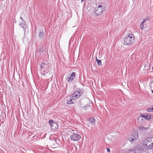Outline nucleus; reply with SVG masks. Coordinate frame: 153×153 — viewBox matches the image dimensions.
I'll return each mask as SVG.
<instances>
[{"label": "nucleus", "mask_w": 153, "mask_h": 153, "mask_svg": "<svg viewBox=\"0 0 153 153\" xmlns=\"http://www.w3.org/2000/svg\"><path fill=\"white\" fill-rule=\"evenodd\" d=\"M105 5L103 3H99L98 6L94 8L93 11V14L97 16L101 15L102 12L105 10Z\"/></svg>", "instance_id": "f257e3e1"}, {"label": "nucleus", "mask_w": 153, "mask_h": 153, "mask_svg": "<svg viewBox=\"0 0 153 153\" xmlns=\"http://www.w3.org/2000/svg\"><path fill=\"white\" fill-rule=\"evenodd\" d=\"M135 41L134 35L132 34H130L124 39V44L126 45H131Z\"/></svg>", "instance_id": "f03ea898"}, {"label": "nucleus", "mask_w": 153, "mask_h": 153, "mask_svg": "<svg viewBox=\"0 0 153 153\" xmlns=\"http://www.w3.org/2000/svg\"><path fill=\"white\" fill-rule=\"evenodd\" d=\"M143 144L149 149L153 147V137H149L146 139L144 141Z\"/></svg>", "instance_id": "7ed1b4c3"}, {"label": "nucleus", "mask_w": 153, "mask_h": 153, "mask_svg": "<svg viewBox=\"0 0 153 153\" xmlns=\"http://www.w3.org/2000/svg\"><path fill=\"white\" fill-rule=\"evenodd\" d=\"M82 93L83 91L82 90L78 89L73 94L72 97L74 100H75L79 97L82 94Z\"/></svg>", "instance_id": "20e7f679"}, {"label": "nucleus", "mask_w": 153, "mask_h": 153, "mask_svg": "<svg viewBox=\"0 0 153 153\" xmlns=\"http://www.w3.org/2000/svg\"><path fill=\"white\" fill-rule=\"evenodd\" d=\"M72 131L73 134H72V135L70 136V138L74 141H77L81 138V136L78 134L74 132V131Z\"/></svg>", "instance_id": "39448f33"}, {"label": "nucleus", "mask_w": 153, "mask_h": 153, "mask_svg": "<svg viewBox=\"0 0 153 153\" xmlns=\"http://www.w3.org/2000/svg\"><path fill=\"white\" fill-rule=\"evenodd\" d=\"M49 125L51 128L53 130H56L58 128V126L56 123L54 122L52 120H51L49 122Z\"/></svg>", "instance_id": "423d86ee"}, {"label": "nucleus", "mask_w": 153, "mask_h": 153, "mask_svg": "<svg viewBox=\"0 0 153 153\" xmlns=\"http://www.w3.org/2000/svg\"><path fill=\"white\" fill-rule=\"evenodd\" d=\"M138 133L137 132H135L133 134V135H131V137L129 138V140L131 142L136 140L138 138Z\"/></svg>", "instance_id": "0eeeda50"}, {"label": "nucleus", "mask_w": 153, "mask_h": 153, "mask_svg": "<svg viewBox=\"0 0 153 153\" xmlns=\"http://www.w3.org/2000/svg\"><path fill=\"white\" fill-rule=\"evenodd\" d=\"M141 117H139L138 119L140 120V118L141 119L142 117L144 118L147 120H149L151 119V116L149 114L145 115H141Z\"/></svg>", "instance_id": "6e6552de"}, {"label": "nucleus", "mask_w": 153, "mask_h": 153, "mask_svg": "<svg viewBox=\"0 0 153 153\" xmlns=\"http://www.w3.org/2000/svg\"><path fill=\"white\" fill-rule=\"evenodd\" d=\"M47 63L46 62H43L40 65V68L41 69L47 67Z\"/></svg>", "instance_id": "1a4fd4ad"}, {"label": "nucleus", "mask_w": 153, "mask_h": 153, "mask_svg": "<svg viewBox=\"0 0 153 153\" xmlns=\"http://www.w3.org/2000/svg\"><path fill=\"white\" fill-rule=\"evenodd\" d=\"M19 25L22 27L23 28H25L26 27V24L25 22L24 21H22L19 23Z\"/></svg>", "instance_id": "9d476101"}, {"label": "nucleus", "mask_w": 153, "mask_h": 153, "mask_svg": "<svg viewBox=\"0 0 153 153\" xmlns=\"http://www.w3.org/2000/svg\"><path fill=\"white\" fill-rule=\"evenodd\" d=\"M147 128H145L143 126H140L139 127V130L141 131H146Z\"/></svg>", "instance_id": "9b49d317"}, {"label": "nucleus", "mask_w": 153, "mask_h": 153, "mask_svg": "<svg viewBox=\"0 0 153 153\" xmlns=\"http://www.w3.org/2000/svg\"><path fill=\"white\" fill-rule=\"evenodd\" d=\"M37 51L38 52H44V50L43 47L40 46L39 48L37 49Z\"/></svg>", "instance_id": "f8f14e48"}, {"label": "nucleus", "mask_w": 153, "mask_h": 153, "mask_svg": "<svg viewBox=\"0 0 153 153\" xmlns=\"http://www.w3.org/2000/svg\"><path fill=\"white\" fill-rule=\"evenodd\" d=\"M39 36L41 39L44 38V33L42 31H40V32L39 33Z\"/></svg>", "instance_id": "ddd939ff"}, {"label": "nucleus", "mask_w": 153, "mask_h": 153, "mask_svg": "<svg viewBox=\"0 0 153 153\" xmlns=\"http://www.w3.org/2000/svg\"><path fill=\"white\" fill-rule=\"evenodd\" d=\"M70 100H68L67 102V103L68 104H73L74 103L73 102V101L72 100H73V99H72V97H71L70 98Z\"/></svg>", "instance_id": "4468645a"}, {"label": "nucleus", "mask_w": 153, "mask_h": 153, "mask_svg": "<svg viewBox=\"0 0 153 153\" xmlns=\"http://www.w3.org/2000/svg\"><path fill=\"white\" fill-rule=\"evenodd\" d=\"M75 75L76 73L74 72L71 73V74L70 75H69L68 76L74 79L75 77Z\"/></svg>", "instance_id": "2eb2a0df"}, {"label": "nucleus", "mask_w": 153, "mask_h": 153, "mask_svg": "<svg viewBox=\"0 0 153 153\" xmlns=\"http://www.w3.org/2000/svg\"><path fill=\"white\" fill-rule=\"evenodd\" d=\"M96 60L99 66H100L101 65V62L100 60L98 59L97 57H96Z\"/></svg>", "instance_id": "dca6fc26"}, {"label": "nucleus", "mask_w": 153, "mask_h": 153, "mask_svg": "<svg viewBox=\"0 0 153 153\" xmlns=\"http://www.w3.org/2000/svg\"><path fill=\"white\" fill-rule=\"evenodd\" d=\"M146 111L148 112H153V107L148 108Z\"/></svg>", "instance_id": "f3484780"}, {"label": "nucleus", "mask_w": 153, "mask_h": 153, "mask_svg": "<svg viewBox=\"0 0 153 153\" xmlns=\"http://www.w3.org/2000/svg\"><path fill=\"white\" fill-rule=\"evenodd\" d=\"M74 79H73L70 77L69 76L66 78V80L68 82H71Z\"/></svg>", "instance_id": "a211bd4d"}, {"label": "nucleus", "mask_w": 153, "mask_h": 153, "mask_svg": "<svg viewBox=\"0 0 153 153\" xmlns=\"http://www.w3.org/2000/svg\"><path fill=\"white\" fill-rule=\"evenodd\" d=\"M89 120L91 122V124H94V119L93 117L90 118Z\"/></svg>", "instance_id": "6ab92c4d"}, {"label": "nucleus", "mask_w": 153, "mask_h": 153, "mask_svg": "<svg viewBox=\"0 0 153 153\" xmlns=\"http://www.w3.org/2000/svg\"><path fill=\"white\" fill-rule=\"evenodd\" d=\"M140 28L141 30H142L144 28V24L142 22L140 24Z\"/></svg>", "instance_id": "aec40b11"}, {"label": "nucleus", "mask_w": 153, "mask_h": 153, "mask_svg": "<svg viewBox=\"0 0 153 153\" xmlns=\"http://www.w3.org/2000/svg\"><path fill=\"white\" fill-rule=\"evenodd\" d=\"M88 107L87 106H84L83 108V109L85 110H87V108H88Z\"/></svg>", "instance_id": "412c9836"}, {"label": "nucleus", "mask_w": 153, "mask_h": 153, "mask_svg": "<svg viewBox=\"0 0 153 153\" xmlns=\"http://www.w3.org/2000/svg\"><path fill=\"white\" fill-rule=\"evenodd\" d=\"M150 85L151 87V88H152L153 89V81L152 83H151V84H150Z\"/></svg>", "instance_id": "4be33fe9"}, {"label": "nucleus", "mask_w": 153, "mask_h": 153, "mask_svg": "<svg viewBox=\"0 0 153 153\" xmlns=\"http://www.w3.org/2000/svg\"><path fill=\"white\" fill-rule=\"evenodd\" d=\"M146 22V19H143V20L142 22L144 24V23L145 22Z\"/></svg>", "instance_id": "5701e85b"}, {"label": "nucleus", "mask_w": 153, "mask_h": 153, "mask_svg": "<svg viewBox=\"0 0 153 153\" xmlns=\"http://www.w3.org/2000/svg\"><path fill=\"white\" fill-rule=\"evenodd\" d=\"M107 152H110V149H109V148H107Z\"/></svg>", "instance_id": "b1692460"}, {"label": "nucleus", "mask_w": 153, "mask_h": 153, "mask_svg": "<svg viewBox=\"0 0 153 153\" xmlns=\"http://www.w3.org/2000/svg\"><path fill=\"white\" fill-rule=\"evenodd\" d=\"M20 19L21 20V21H24V20H23V18H22V17H20Z\"/></svg>", "instance_id": "393cba45"}, {"label": "nucleus", "mask_w": 153, "mask_h": 153, "mask_svg": "<svg viewBox=\"0 0 153 153\" xmlns=\"http://www.w3.org/2000/svg\"><path fill=\"white\" fill-rule=\"evenodd\" d=\"M147 20L148 21H149V17H147Z\"/></svg>", "instance_id": "a878e982"}, {"label": "nucleus", "mask_w": 153, "mask_h": 153, "mask_svg": "<svg viewBox=\"0 0 153 153\" xmlns=\"http://www.w3.org/2000/svg\"><path fill=\"white\" fill-rule=\"evenodd\" d=\"M85 0H81V2L82 3V2H83Z\"/></svg>", "instance_id": "bb28decb"}, {"label": "nucleus", "mask_w": 153, "mask_h": 153, "mask_svg": "<svg viewBox=\"0 0 153 153\" xmlns=\"http://www.w3.org/2000/svg\"><path fill=\"white\" fill-rule=\"evenodd\" d=\"M152 88H151L152 91V93H153V90H152Z\"/></svg>", "instance_id": "cd10ccee"}]
</instances>
